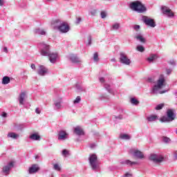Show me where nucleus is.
<instances>
[{"label":"nucleus","instance_id":"obj_1","mask_svg":"<svg viewBox=\"0 0 177 177\" xmlns=\"http://www.w3.org/2000/svg\"><path fill=\"white\" fill-rule=\"evenodd\" d=\"M167 85V78L164 74H160L159 77L156 82V84H155L151 90V93L153 95H162V93H167L168 90L161 91Z\"/></svg>","mask_w":177,"mask_h":177},{"label":"nucleus","instance_id":"obj_2","mask_svg":"<svg viewBox=\"0 0 177 177\" xmlns=\"http://www.w3.org/2000/svg\"><path fill=\"white\" fill-rule=\"evenodd\" d=\"M52 24L54 30H57L62 34H66L70 31V26H68V24H67V22L62 23L60 19H55Z\"/></svg>","mask_w":177,"mask_h":177},{"label":"nucleus","instance_id":"obj_3","mask_svg":"<svg viewBox=\"0 0 177 177\" xmlns=\"http://www.w3.org/2000/svg\"><path fill=\"white\" fill-rule=\"evenodd\" d=\"M129 8L131 10L137 12V13H145L147 11V8L145 4L142 3L140 1H135L130 3Z\"/></svg>","mask_w":177,"mask_h":177},{"label":"nucleus","instance_id":"obj_4","mask_svg":"<svg viewBox=\"0 0 177 177\" xmlns=\"http://www.w3.org/2000/svg\"><path fill=\"white\" fill-rule=\"evenodd\" d=\"M88 161L93 171H99L100 169V163H99V160H97V156L96 154H90Z\"/></svg>","mask_w":177,"mask_h":177},{"label":"nucleus","instance_id":"obj_5","mask_svg":"<svg viewBox=\"0 0 177 177\" xmlns=\"http://www.w3.org/2000/svg\"><path fill=\"white\" fill-rule=\"evenodd\" d=\"M38 48L41 56H48L50 53V46L44 41L38 44Z\"/></svg>","mask_w":177,"mask_h":177},{"label":"nucleus","instance_id":"obj_6","mask_svg":"<svg viewBox=\"0 0 177 177\" xmlns=\"http://www.w3.org/2000/svg\"><path fill=\"white\" fill-rule=\"evenodd\" d=\"M142 21L143 23L147 26V27H150L151 28H154L157 24H156V21H154V19L147 17L146 15H143L142 17Z\"/></svg>","mask_w":177,"mask_h":177},{"label":"nucleus","instance_id":"obj_7","mask_svg":"<svg viewBox=\"0 0 177 177\" xmlns=\"http://www.w3.org/2000/svg\"><path fill=\"white\" fill-rule=\"evenodd\" d=\"M167 116H163L160 118L161 122H171L175 120V114L171 109H168L167 112Z\"/></svg>","mask_w":177,"mask_h":177},{"label":"nucleus","instance_id":"obj_8","mask_svg":"<svg viewBox=\"0 0 177 177\" xmlns=\"http://www.w3.org/2000/svg\"><path fill=\"white\" fill-rule=\"evenodd\" d=\"M161 10L162 13L164 16H166V17H168L169 19H174V17H175V13L169 7L162 6Z\"/></svg>","mask_w":177,"mask_h":177},{"label":"nucleus","instance_id":"obj_9","mask_svg":"<svg viewBox=\"0 0 177 177\" xmlns=\"http://www.w3.org/2000/svg\"><path fill=\"white\" fill-rule=\"evenodd\" d=\"M119 59L122 64H124L125 66H129L131 64V59L128 58V55L124 52L120 53Z\"/></svg>","mask_w":177,"mask_h":177},{"label":"nucleus","instance_id":"obj_10","mask_svg":"<svg viewBox=\"0 0 177 177\" xmlns=\"http://www.w3.org/2000/svg\"><path fill=\"white\" fill-rule=\"evenodd\" d=\"M130 154H132L133 157H136V158H138L139 160H142L145 158V154L143 153L138 149H131L129 150Z\"/></svg>","mask_w":177,"mask_h":177},{"label":"nucleus","instance_id":"obj_11","mask_svg":"<svg viewBox=\"0 0 177 177\" xmlns=\"http://www.w3.org/2000/svg\"><path fill=\"white\" fill-rule=\"evenodd\" d=\"M149 160L153 161V162H162L164 160V157L161 155H157L155 153L151 154L149 156Z\"/></svg>","mask_w":177,"mask_h":177},{"label":"nucleus","instance_id":"obj_12","mask_svg":"<svg viewBox=\"0 0 177 177\" xmlns=\"http://www.w3.org/2000/svg\"><path fill=\"white\" fill-rule=\"evenodd\" d=\"M47 56L50 62L53 64H55L57 62V59H59V54L55 52H50Z\"/></svg>","mask_w":177,"mask_h":177},{"label":"nucleus","instance_id":"obj_13","mask_svg":"<svg viewBox=\"0 0 177 177\" xmlns=\"http://www.w3.org/2000/svg\"><path fill=\"white\" fill-rule=\"evenodd\" d=\"M26 99H27V92H21L18 97V102L21 106H24V102H26Z\"/></svg>","mask_w":177,"mask_h":177},{"label":"nucleus","instance_id":"obj_14","mask_svg":"<svg viewBox=\"0 0 177 177\" xmlns=\"http://www.w3.org/2000/svg\"><path fill=\"white\" fill-rule=\"evenodd\" d=\"M68 59L72 62L75 63V64H80V63H82L81 59H80L77 55L71 54L68 56Z\"/></svg>","mask_w":177,"mask_h":177},{"label":"nucleus","instance_id":"obj_15","mask_svg":"<svg viewBox=\"0 0 177 177\" xmlns=\"http://www.w3.org/2000/svg\"><path fill=\"white\" fill-rule=\"evenodd\" d=\"M63 98L59 97L57 100L54 102V110H62L63 109Z\"/></svg>","mask_w":177,"mask_h":177},{"label":"nucleus","instance_id":"obj_16","mask_svg":"<svg viewBox=\"0 0 177 177\" xmlns=\"http://www.w3.org/2000/svg\"><path fill=\"white\" fill-rule=\"evenodd\" d=\"M15 164L13 162H10L7 165L4 166L3 167L2 171L6 175H9V173L10 172V169L13 168Z\"/></svg>","mask_w":177,"mask_h":177},{"label":"nucleus","instance_id":"obj_17","mask_svg":"<svg viewBox=\"0 0 177 177\" xmlns=\"http://www.w3.org/2000/svg\"><path fill=\"white\" fill-rule=\"evenodd\" d=\"M48 68H46L44 65H40L37 71V74L39 75H41V77H44L46 75V74L48 73Z\"/></svg>","mask_w":177,"mask_h":177},{"label":"nucleus","instance_id":"obj_18","mask_svg":"<svg viewBox=\"0 0 177 177\" xmlns=\"http://www.w3.org/2000/svg\"><path fill=\"white\" fill-rule=\"evenodd\" d=\"M68 134H67L66 131L61 130L58 133V138H57V139H58V140H66L68 138Z\"/></svg>","mask_w":177,"mask_h":177},{"label":"nucleus","instance_id":"obj_19","mask_svg":"<svg viewBox=\"0 0 177 177\" xmlns=\"http://www.w3.org/2000/svg\"><path fill=\"white\" fill-rule=\"evenodd\" d=\"M134 38L139 42H141V44L146 43V39L143 37V35H142V33H136Z\"/></svg>","mask_w":177,"mask_h":177},{"label":"nucleus","instance_id":"obj_20","mask_svg":"<svg viewBox=\"0 0 177 177\" xmlns=\"http://www.w3.org/2000/svg\"><path fill=\"white\" fill-rule=\"evenodd\" d=\"M38 171H39V167H38V165H32L28 169V172L30 174H37Z\"/></svg>","mask_w":177,"mask_h":177},{"label":"nucleus","instance_id":"obj_21","mask_svg":"<svg viewBox=\"0 0 177 177\" xmlns=\"http://www.w3.org/2000/svg\"><path fill=\"white\" fill-rule=\"evenodd\" d=\"M120 164L122 165H129V167H132V165H138V162H132L130 160H122Z\"/></svg>","mask_w":177,"mask_h":177},{"label":"nucleus","instance_id":"obj_22","mask_svg":"<svg viewBox=\"0 0 177 177\" xmlns=\"http://www.w3.org/2000/svg\"><path fill=\"white\" fill-rule=\"evenodd\" d=\"M74 133L78 136H81L84 134V130L80 126H77L76 127L74 128Z\"/></svg>","mask_w":177,"mask_h":177},{"label":"nucleus","instance_id":"obj_23","mask_svg":"<svg viewBox=\"0 0 177 177\" xmlns=\"http://www.w3.org/2000/svg\"><path fill=\"white\" fill-rule=\"evenodd\" d=\"M157 59H158V55L156 54H151L147 60L149 63H153Z\"/></svg>","mask_w":177,"mask_h":177},{"label":"nucleus","instance_id":"obj_24","mask_svg":"<svg viewBox=\"0 0 177 177\" xmlns=\"http://www.w3.org/2000/svg\"><path fill=\"white\" fill-rule=\"evenodd\" d=\"M19 134L15 132H10L7 135V138H8L9 139H13L14 140L19 139Z\"/></svg>","mask_w":177,"mask_h":177},{"label":"nucleus","instance_id":"obj_25","mask_svg":"<svg viewBox=\"0 0 177 177\" xmlns=\"http://www.w3.org/2000/svg\"><path fill=\"white\" fill-rule=\"evenodd\" d=\"M121 27V24L118 22H115L111 26V31H118Z\"/></svg>","mask_w":177,"mask_h":177},{"label":"nucleus","instance_id":"obj_26","mask_svg":"<svg viewBox=\"0 0 177 177\" xmlns=\"http://www.w3.org/2000/svg\"><path fill=\"white\" fill-rule=\"evenodd\" d=\"M34 32L37 34V35H46V30L41 28H36Z\"/></svg>","mask_w":177,"mask_h":177},{"label":"nucleus","instance_id":"obj_27","mask_svg":"<svg viewBox=\"0 0 177 177\" xmlns=\"http://www.w3.org/2000/svg\"><path fill=\"white\" fill-rule=\"evenodd\" d=\"M75 88L77 92L81 93V92H86V88L80 84H76Z\"/></svg>","mask_w":177,"mask_h":177},{"label":"nucleus","instance_id":"obj_28","mask_svg":"<svg viewBox=\"0 0 177 177\" xmlns=\"http://www.w3.org/2000/svg\"><path fill=\"white\" fill-rule=\"evenodd\" d=\"M158 118V116L156 115H151L147 118V120L149 122H153Z\"/></svg>","mask_w":177,"mask_h":177},{"label":"nucleus","instance_id":"obj_29","mask_svg":"<svg viewBox=\"0 0 177 177\" xmlns=\"http://www.w3.org/2000/svg\"><path fill=\"white\" fill-rule=\"evenodd\" d=\"M29 138L31 140H39L41 139V136L38 133H32Z\"/></svg>","mask_w":177,"mask_h":177},{"label":"nucleus","instance_id":"obj_30","mask_svg":"<svg viewBox=\"0 0 177 177\" xmlns=\"http://www.w3.org/2000/svg\"><path fill=\"white\" fill-rule=\"evenodd\" d=\"M10 83V77L9 76H4L2 79L3 85H8V84Z\"/></svg>","mask_w":177,"mask_h":177},{"label":"nucleus","instance_id":"obj_31","mask_svg":"<svg viewBox=\"0 0 177 177\" xmlns=\"http://www.w3.org/2000/svg\"><path fill=\"white\" fill-rule=\"evenodd\" d=\"M120 138L122 140H129L131 139V136L127 133H122L120 135Z\"/></svg>","mask_w":177,"mask_h":177},{"label":"nucleus","instance_id":"obj_32","mask_svg":"<svg viewBox=\"0 0 177 177\" xmlns=\"http://www.w3.org/2000/svg\"><path fill=\"white\" fill-rule=\"evenodd\" d=\"M129 102L132 106H138L139 104V100L135 97H131Z\"/></svg>","mask_w":177,"mask_h":177},{"label":"nucleus","instance_id":"obj_33","mask_svg":"<svg viewBox=\"0 0 177 177\" xmlns=\"http://www.w3.org/2000/svg\"><path fill=\"white\" fill-rule=\"evenodd\" d=\"M62 156H63V157H68V156H70V151L67 149H63L62 151Z\"/></svg>","mask_w":177,"mask_h":177},{"label":"nucleus","instance_id":"obj_34","mask_svg":"<svg viewBox=\"0 0 177 177\" xmlns=\"http://www.w3.org/2000/svg\"><path fill=\"white\" fill-rule=\"evenodd\" d=\"M88 13L89 15H91V16H96V13H97V10L92 8L88 11Z\"/></svg>","mask_w":177,"mask_h":177},{"label":"nucleus","instance_id":"obj_35","mask_svg":"<svg viewBox=\"0 0 177 177\" xmlns=\"http://www.w3.org/2000/svg\"><path fill=\"white\" fill-rule=\"evenodd\" d=\"M93 59L95 63H97V62H99V54L97 53H95L93 54Z\"/></svg>","mask_w":177,"mask_h":177},{"label":"nucleus","instance_id":"obj_36","mask_svg":"<svg viewBox=\"0 0 177 177\" xmlns=\"http://www.w3.org/2000/svg\"><path fill=\"white\" fill-rule=\"evenodd\" d=\"M53 169H55V171H61L62 168L59 164L55 163L53 165Z\"/></svg>","mask_w":177,"mask_h":177},{"label":"nucleus","instance_id":"obj_37","mask_svg":"<svg viewBox=\"0 0 177 177\" xmlns=\"http://www.w3.org/2000/svg\"><path fill=\"white\" fill-rule=\"evenodd\" d=\"M136 50L143 53L145 52V47H143V46H137Z\"/></svg>","mask_w":177,"mask_h":177},{"label":"nucleus","instance_id":"obj_38","mask_svg":"<svg viewBox=\"0 0 177 177\" xmlns=\"http://www.w3.org/2000/svg\"><path fill=\"white\" fill-rule=\"evenodd\" d=\"M81 102V96H77L73 101V104H78Z\"/></svg>","mask_w":177,"mask_h":177},{"label":"nucleus","instance_id":"obj_39","mask_svg":"<svg viewBox=\"0 0 177 177\" xmlns=\"http://www.w3.org/2000/svg\"><path fill=\"white\" fill-rule=\"evenodd\" d=\"M99 99L100 100H108L109 99V96L104 95V94H102L101 95L100 97H99Z\"/></svg>","mask_w":177,"mask_h":177},{"label":"nucleus","instance_id":"obj_40","mask_svg":"<svg viewBox=\"0 0 177 177\" xmlns=\"http://www.w3.org/2000/svg\"><path fill=\"white\" fill-rule=\"evenodd\" d=\"M104 88L105 89H106V91H108V92H109V93H112L113 91H111V88H110V86L107 84H104Z\"/></svg>","mask_w":177,"mask_h":177},{"label":"nucleus","instance_id":"obj_41","mask_svg":"<svg viewBox=\"0 0 177 177\" xmlns=\"http://www.w3.org/2000/svg\"><path fill=\"white\" fill-rule=\"evenodd\" d=\"M100 16L102 19H106V17H107V12L106 11H102Z\"/></svg>","mask_w":177,"mask_h":177},{"label":"nucleus","instance_id":"obj_42","mask_svg":"<svg viewBox=\"0 0 177 177\" xmlns=\"http://www.w3.org/2000/svg\"><path fill=\"white\" fill-rule=\"evenodd\" d=\"M164 104H159L156 106V110H162V107H164Z\"/></svg>","mask_w":177,"mask_h":177},{"label":"nucleus","instance_id":"obj_43","mask_svg":"<svg viewBox=\"0 0 177 177\" xmlns=\"http://www.w3.org/2000/svg\"><path fill=\"white\" fill-rule=\"evenodd\" d=\"M162 140L165 143H169L171 142V139L168 137H163Z\"/></svg>","mask_w":177,"mask_h":177},{"label":"nucleus","instance_id":"obj_44","mask_svg":"<svg viewBox=\"0 0 177 177\" xmlns=\"http://www.w3.org/2000/svg\"><path fill=\"white\" fill-rule=\"evenodd\" d=\"M166 71V74L167 75H171V74L172 73V68H166L165 69Z\"/></svg>","mask_w":177,"mask_h":177},{"label":"nucleus","instance_id":"obj_45","mask_svg":"<svg viewBox=\"0 0 177 177\" xmlns=\"http://www.w3.org/2000/svg\"><path fill=\"white\" fill-rule=\"evenodd\" d=\"M0 115H1V117H2V118H8V113L6 112H1Z\"/></svg>","mask_w":177,"mask_h":177},{"label":"nucleus","instance_id":"obj_46","mask_svg":"<svg viewBox=\"0 0 177 177\" xmlns=\"http://www.w3.org/2000/svg\"><path fill=\"white\" fill-rule=\"evenodd\" d=\"M133 29L136 30V31H139V30H140V26L139 25H135L133 26Z\"/></svg>","mask_w":177,"mask_h":177},{"label":"nucleus","instance_id":"obj_47","mask_svg":"<svg viewBox=\"0 0 177 177\" xmlns=\"http://www.w3.org/2000/svg\"><path fill=\"white\" fill-rule=\"evenodd\" d=\"M92 44V37L88 36V45H91Z\"/></svg>","mask_w":177,"mask_h":177},{"label":"nucleus","instance_id":"obj_48","mask_svg":"<svg viewBox=\"0 0 177 177\" xmlns=\"http://www.w3.org/2000/svg\"><path fill=\"white\" fill-rule=\"evenodd\" d=\"M173 159L174 161H176V160H177V151H176L174 152Z\"/></svg>","mask_w":177,"mask_h":177},{"label":"nucleus","instance_id":"obj_49","mask_svg":"<svg viewBox=\"0 0 177 177\" xmlns=\"http://www.w3.org/2000/svg\"><path fill=\"white\" fill-rule=\"evenodd\" d=\"M147 82H150L151 84V83L154 82V79H153V77H148Z\"/></svg>","mask_w":177,"mask_h":177},{"label":"nucleus","instance_id":"obj_50","mask_svg":"<svg viewBox=\"0 0 177 177\" xmlns=\"http://www.w3.org/2000/svg\"><path fill=\"white\" fill-rule=\"evenodd\" d=\"M115 120H122L123 116L122 115H119L118 116H115Z\"/></svg>","mask_w":177,"mask_h":177},{"label":"nucleus","instance_id":"obj_51","mask_svg":"<svg viewBox=\"0 0 177 177\" xmlns=\"http://www.w3.org/2000/svg\"><path fill=\"white\" fill-rule=\"evenodd\" d=\"M169 64H171V66H176V62L174 60H171L169 61Z\"/></svg>","mask_w":177,"mask_h":177},{"label":"nucleus","instance_id":"obj_52","mask_svg":"<svg viewBox=\"0 0 177 177\" xmlns=\"http://www.w3.org/2000/svg\"><path fill=\"white\" fill-rule=\"evenodd\" d=\"M99 80L101 84H104V77H100Z\"/></svg>","mask_w":177,"mask_h":177},{"label":"nucleus","instance_id":"obj_53","mask_svg":"<svg viewBox=\"0 0 177 177\" xmlns=\"http://www.w3.org/2000/svg\"><path fill=\"white\" fill-rule=\"evenodd\" d=\"M35 113L36 114H39L41 113V110L39 109V108H36Z\"/></svg>","mask_w":177,"mask_h":177},{"label":"nucleus","instance_id":"obj_54","mask_svg":"<svg viewBox=\"0 0 177 177\" xmlns=\"http://www.w3.org/2000/svg\"><path fill=\"white\" fill-rule=\"evenodd\" d=\"M5 5V0H0V6H3Z\"/></svg>","mask_w":177,"mask_h":177},{"label":"nucleus","instance_id":"obj_55","mask_svg":"<svg viewBox=\"0 0 177 177\" xmlns=\"http://www.w3.org/2000/svg\"><path fill=\"white\" fill-rule=\"evenodd\" d=\"M81 20H82V19H81L80 17L77 18V20H76L77 24H80V23H81Z\"/></svg>","mask_w":177,"mask_h":177},{"label":"nucleus","instance_id":"obj_56","mask_svg":"<svg viewBox=\"0 0 177 177\" xmlns=\"http://www.w3.org/2000/svg\"><path fill=\"white\" fill-rule=\"evenodd\" d=\"M3 52H5V53H8V48L7 47H3Z\"/></svg>","mask_w":177,"mask_h":177},{"label":"nucleus","instance_id":"obj_57","mask_svg":"<svg viewBox=\"0 0 177 177\" xmlns=\"http://www.w3.org/2000/svg\"><path fill=\"white\" fill-rule=\"evenodd\" d=\"M30 67H31L32 70H35V64H32L30 65Z\"/></svg>","mask_w":177,"mask_h":177},{"label":"nucleus","instance_id":"obj_58","mask_svg":"<svg viewBox=\"0 0 177 177\" xmlns=\"http://www.w3.org/2000/svg\"><path fill=\"white\" fill-rule=\"evenodd\" d=\"M118 111H119V113H124V109L119 108Z\"/></svg>","mask_w":177,"mask_h":177},{"label":"nucleus","instance_id":"obj_59","mask_svg":"<svg viewBox=\"0 0 177 177\" xmlns=\"http://www.w3.org/2000/svg\"><path fill=\"white\" fill-rule=\"evenodd\" d=\"M21 128H26V126L24 124H20Z\"/></svg>","mask_w":177,"mask_h":177},{"label":"nucleus","instance_id":"obj_60","mask_svg":"<svg viewBox=\"0 0 177 177\" xmlns=\"http://www.w3.org/2000/svg\"><path fill=\"white\" fill-rule=\"evenodd\" d=\"M111 62H115V58L111 59Z\"/></svg>","mask_w":177,"mask_h":177},{"label":"nucleus","instance_id":"obj_61","mask_svg":"<svg viewBox=\"0 0 177 177\" xmlns=\"http://www.w3.org/2000/svg\"><path fill=\"white\" fill-rule=\"evenodd\" d=\"M91 149H93V147H95V145H91Z\"/></svg>","mask_w":177,"mask_h":177},{"label":"nucleus","instance_id":"obj_62","mask_svg":"<svg viewBox=\"0 0 177 177\" xmlns=\"http://www.w3.org/2000/svg\"><path fill=\"white\" fill-rule=\"evenodd\" d=\"M46 1H48L49 2V1H52V0H46Z\"/></svg>","mask_w":177,"mask_h":177},{"label":"nucleus","instance_id":"obj_63","mask_svg":"<svg viewBox=\"0 0 177 177\" xmlns=\"http://www.w3.org/2000/svg\"><path fill=\"white\" fill-rule=\"evenodd\" d=\"M36 158H38V156H36Z\"/></svg>","mask_w":177,"mask_h":177}]
</instances>
